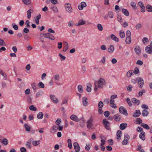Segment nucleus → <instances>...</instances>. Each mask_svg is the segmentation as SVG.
<instances>
[{
    "label": "nucleus",
    "mask_w": 152,
    "mask_h": 152,
    "mask_svg": "<svg viewBox=\"0 0 152 152\" xmlns=\"http://www.w3.org/2000/svg\"><path fill=\"white\" fill-rule=\"evenodd\" d=\"M145 133L144 132L142 131L139 135V137L142 140H145Z\"/></svg>",
    "instance_id": "obj_16"
},
{
    "label": "nucleus",
    "mask_w": 152,
    "mask_h": 152,
    "mask_svg": "<svg viewBox=\"0 0 152 152\" xmlns=\"http://www.w3.org/2000/svg\"><path fill=\"white\" fill-rule=\"evenodd\" d=\"M113 118L116 121H119L121 119L120 116L118 114L115 115L113 116Z\"/></svg>",
    "instance_id": "obj_28"
},
{
    "label": "nucleus",
    "mask_w": 152,
    "mask_h": 152,
    "mask_svg": "<svg viewBox=\"0 0 152 152\" xmlns=\"http://www.w3.org/2000/svg\"><path fill=\"white\" fill-rule=\"evenodd\" d=\"M130 5L132 7V8L134 10H136L137 9L136 4L135 2L134 1H132L130 3Z\"/></svg>",
    "instance_id": "obj_33"
},
{
    "label": "nucleus",
    "mask_w": 152,
    "mask_h": 152,
    "mask_svg": "<svg viewBox=\"0 0 152 152\" xmlns=\"http://www.w3.org/2000/svg\"><path fill=\"white\" fill-rule=\"evenodd\" d=\"M122 12L126 16H128L129 15V12L126 9L123 8L122 10Z\"/></svg>",
    "instance_id": "obj_22"
},
{
    "label": "nucleus",
    "mask_w": 152,
    "mask_h": 152,
    "mask_svg": "<svg viewBox=\"0 0 152 152\" xmlns=\"http://www.w3.org/2000/svg\"><path fill=\"white\" fill-rule=\"evenodd\" d=\"M127 127V124L126 123H122L120 124L119 128L122 130L124 129Z\"/></svg>",
    "instance_id": "obj_24"
},
{
    "label": "nucleus",
    "mask_w": 152,
    "mask_h": 152,
    "mask_svg": "<svg viewBox=\"0 0 152 152\" xmlns=\"http://www.w3.org/2000/svg\"><path fill=\"white\" fill-rule=\"evenodd\" d=\"M110 105L113 108L115 109L117 108V106L114 102H110Z\"/></svg>",
    "instance_id": "obj_54"
},
{
    "label": "nucleus",
    "mask_w": 152,
    "mask_h": 152,
    "mask_svg": "<svg viewBox=\"0 0 152 152\" xmlns=\"http://www.w3.org/2000/svg\"><path fill=\"white\" fill-rule=\"evenodd\" d=\"M24 127L25 128L27 132H30L31 131V128L30 126L27 124H25Z\"/></svg>",
    "instance_id": "obj_38"
},
{
    "label": "nucleus",
    "mask_w": 152,
    "mask_h": 152,
    "mask_svg": "<svg viewBox=\"0 0 152 152\" xmlns=\"http://www.w3.org/2000/svg\"><path fill=\"white\" fill-rule=\"evenodd\" d=\"M43 116V113L42 112H39L37 115V118L39 119H41L42 118Z\"/></svg>",
    "instance_id": "obj_34"
},
{
    "label": "nucleus",
    "mask_w": 152,
    "mask_h": 152,
    "mask_svg": "<svg viewBox=\"0 0 152 152\" xmlns=\"http://www.w3.org/2000/svg\"><path fill=\"white\" fill-rule=\"evenodd\" d=\"M63 129V126H58L56 125H53L52 126V131L55 132H56L57 130L58 129L60 131H62Z\"/></svg>",
    "instance_id": "obj_3"
},
{
    "label": "nucleus",
    "mask_w": 152,
    "mask_h": 152,
    "mask_svg": "<svg viewBox=\"0 0 152 152\" xmlns=\"http://www.w3.org/2000/svg\"><path fill=\"white\" fill-rule=\"evenodd\" d=\"M119 36L121 38H123L124 37L125 34L124 31L122 30L119 31Z\"/></svg>",
    "instance_id": "obj_35"
},
{
    "label": "nucleus",
    "mask_w": 152,
    "mask_h": 152,
    "mask_svg": "<svg viewBox=\"0 0 152 152\" xmlns=\"http://www.w3.org/2000/svg\"><path fill=\"white\" fill-rule=\"evenodd\" d=\"M29 109L33 111H36L37 110V108L33 105H31L29 107Z\"/></svg>",
    "instance_id": "obj_49"
},
{
    "label": "nucleus",
    "mask_w": 152,
    "mask_h": 152,
    "mask_svg": "<svg viewBox=\"0 0 152 152\" xmlns=\"http://www.w3.org/2000/svg\"><path fill=\"white\" fill-rule=\"evenodd\" d=\"M12 26L13 28L15 30H17L18 29V26L15 23H13L12 24Z\"/></svg>",
    "instance_id": "obj_60"
},
{
    "label": "nucleus",
    "mask_w": 152,
    "mask_h": 152,
    "mask_svg": "<svg viewBox=\"0 0 152 152\" xmlns=\"http://www.w3.org/2000/svg\"><path fill=\"white\" fill-rule=\"evenodd\" d=\"M33 12L32 9H30L28 10L27 12V18L28 19H30L31 17V14Z\"/></svg>",
    "instance_id": "obj_30"
},
{
    "label": "nucleus",
    "mask_w": 152,
    "mask_h": 152,
    "mask_svg": "<svg viewBox=\"0 0 152 152\" xmlns=\"http://www.w3.org/2000/svg\"><path fill=\"white\" fill-rule=\"evenodd\" d=\"M86 21L82 19L80 20L78 23L75 24V26H79L85 24L86 23Z\"/></svg>",
    "instance_id": "obj_15"
},
{
    "label": "nucleus",
    "mask_w": 152,
    "mask_h": 152,
    "mask_svg": "<svg viewBox=\"0 0 152 152\" xmlns=\"http://www.w3.org/2000/svg\"><path fill=\"white\" fill-rule=\"evenodd\" d=\"M97 28L98 30L100 31H102L103 29V28L102 25L100 24H98L97 25Z\"/></svg>",
    "instance_id": "obj_43"
},
{
    "label": "nucleus",
    "mask_w": 152,
    "mask_h": 152,
    "mask_svg": "<svg viewBox=\"0 0 152 152\" xmlns=\"http://www.w3.org/2000/svg\"><path fill=\"white\" fill-rule=\"evenodd\" d=\"M146 8L147 11L148 12H152V7L150 5H147L146 6Z\"/></svg>",
    "instance_id": "obj_39"
},
{
    "label": "nucleus",
    "mask_w": 152,
    "mask_h": 152,
    "mask_svg": "<svg viewBox=\"0 0 152 152\" xmlns=\"http://www.w3.org/2000/svg\"><path fill=\"white\" fill-rule=\"evenodd\" d=\"M0 141L2 144L5 145H7L8 143V141L5 138H4L1 140L0 139Z\"/></svg>",
    "instance_id": "obj_26"
},
{
    "label": "nucleus",
    "mask_w": 152,
    "mask_h": 152,
    "mask_svg": "<svg viewBox=\"0 0 152 152\" xmlns=\"http://www.w3.org/2000/svg\"><path fill=\"white\" fill-rule=\"evenodd\" d=\"M43 37L46 38H48L51 40H54L55 39V37L52 34L49 33H46L43 34Z\"/></svg>",
    "instance_id": "obj_5"
},
{
    "label": "nucleus",
    "mask_w": 152,
    "mask_h": 152,
    "mask_svg": "<svg viewBox=\"0 0 152 152\" xmlns=\"http://www.w3.org/2000/svg\"><path fill=\"white\" fill-rule=\"evenodd\" d=\"M148 112L147 110H144L142 111V114L143 116H146L148 115Z\"/></svg>",
    "instance_id": "obj_45"
},
{
    "label": "nucleus",
    "mask_w": 152,
    "mask_h": 152,
    "mask_svg": "<svg viewBox=\"0 0 152 152\" xmlns=\"http://www.w3.org/2000/svg\"><path fill=\"white\" fill-rule=\"evenodd\" d=\"M105 80L102 78H100L99 80L95 83V86L99 88H102L105 85Z\"/></svg>",
    "instance_id": "obj_1"
},
{
    "label": "nucleus",
    "mask_w": 152,
    "mask_h": 152,
    "mask_svg": "<svg viewBox=\"0 0 152 152\" xmlns=\"http://www.w3.org/2000/svg\"><path fill=\"white\" fill-rule=\"evenodd\" d=\"M103 123L105 128L106 129L108 130L110 129V123L106 119H104L103 120Z\"/></svg>",
    "instance_id": "obj_7"
},
{
    "label": "nucleus",
    "mask_w": 152,
    "mask_h": 152,
    "mask_svg": "<svg viewBox=\"0 0 152 152\" xmlns=\"http://www.w3.org/2000/svg\"><path fill=\"white\" fill-rule=\"evenodd\" d=\"M52 9L54 12H58V8L56 6L52 7Z\"/></svg>",
    "instance_id": "obj_56"
},
{
    "label": "nucleus",
    "mask_w": 152,
    "mask_h": 152,
    "mask_svg": "<svg viewBox=\"0 0 152 152\" xmlns=\"http://www.w3.org/2000/svg\"><path fill=\"white\" fill-rule=\"evenodd\" d=\"M117 96L116 95L114 94L112 95L110 97V102H114L115 99L116 98Z\"/></svg>",
    "instance_id": "obj_27"
},
{
    "label": "nucleus",
    "mask_w": 152,
    "mask_h": 152,
    "mask_svg": "<svg viewBox=\"0 0 152 152\" xmlns=\"http://www.w3.org/2000/svg\"><path fill=\"white\" fill-rule=\"evenodd\" d=\"M71 120L76 122L79 121L78 118L76 115H72L70 117Z\"/></svg>",
    "instance_id": "obj_17"
},
{
    "label": "nucleus",
    "mask_w": 152,
    "mask_h": 152,
    "mask_svg": "<svg viewBox=\"0 0 152 152\" xmlns=\"http://www.w3.org/2000/svg\"><path fill=\"white\" fill-rule=\"evenodd\" d=\"M108 15L110 18H113L114 16V15L113 12L111 11L109 12H108Z\"/></svg>",
    "instance_id": "obj_53"
},
{
    "label": "nucleus",
    "mask_w": 152,
    "mask_h": 152,
    "mask_svg": "<svg viewBox=\"0 0 152 152\" xmlns=\"http://www.w3.org/2000/svg\"><path fill=\"white\" fill-rule=\"evenodd\" d=\"M141 113L140 110H136L133 114V116L134 117H139Z\"/></svg>",
    "instance_id": "obj_20"
},
{
    "label": "nucleus",
    "mask_w": 152,
    "mask_h": 152,
    "mask_svg": "<svg viewBox=\"0 0 152 152\" xmlns=\"http://www.w3.org/2000/svg\"><path fill=\"white\" fill-rule=\"evenodd\" d=\"M141 126L143 127L145 129H150L149 126L147 124L142 123L141 124Z\"/></svg>",
    "instance_id": "obj_41"
},
{
    "label": "nucleus",
    "mask_w": 152,
    "mask_h": 152,
    "mask_svg": "<svg viewBox=\"0 0 152 152\" xmlns=\"http://www.w3.org/2000/svg\"><path fill=\"white\" fill-rule=\"evenodd\" d=\"M61 120L60 118L58 119L56 121V124L58 126H61L60 124L61 123Z\"/></svg>",
    "instance_id": "obj_52"
},
{
    "label": "nucleus",
    "mask_w": 152,
    "mask_h": 152,
    "mask_svg": "<svg viewBox=\"0 0 152 152\" xmlns=\"http://www.w3.org/2000/svg\"><path fill=\"white\" fill-rule=\"evenodd\" d=\"M104 136H101V138L102 139V140H101V145L102 146L103 145H104L105 142V140L104 139Z\"/></svg>",
    "instance_id": "obj_48"
},
{
    "label": "nucleus",
    "mask_w": 152,
    "mask_h": 152,
    "mask_svg": "<svg viewBox=\"0 0 152 152\" xmlns=\"http://www.w3.org/2000/svg\"><path fill=\"white\" fill-rule=\"evenodd\" d=\"M137 80L139 87L141 88H142L144 83V80L142 79L140 77L137 78Z\"/></svg>",
    "instance_id": "obj_8"
},
{
    "label": "nucleus",
    "mask_w": 152,
    "mask_h": 152,
    "mask_svg": "<svg viewBox=\"0 0 152 152\" xmlns=\"http://www.w3.org/2000/svg\"><path fill=\"white\" fill-rule=\"evenodd\" d=\"M23 3L26 5H29L31 4L30 0H22Z\"/></svg>",
    "instance_id": "obj_50"
},
{
    "label": "nucleus",
    "mask_w": 152,
    "mask_h": 152,
    "mask_svg": "<svg viewBox=\"0 0 152 152\" xmlns=\"http://www.w3.org/2000/svg\"><path fill=\"white\" fill-rule=\"evenodd\" d=\"M87 98L86 97H84L83 98L82 102L83 106L86 107L88 105V102Z\"/></svg>",
    "instance_id": "obj_11"
},
{
    "label": "nucleus",
    "mask_w": 152,
    "mask_h": 152,
    "mask_svg": "<svg viewBox=\"0 0 152 152\" xmlns=\"http://www.w3.org/2000/svg\"><path fill=\"white\" fill-rule=\"evenodd\" d=\"M66 10L69 13H71L72 12V9L71 4L69 3H66L64 4Z\"/></svg>",
    "instance_id": "obj_4"
},
{
    "label": "nucleus",
    "mask_w": 152,
    "mask_h": 152,
    "mask_svg": "<svg viewBox=\"0 0 152 152\" xmlns=\"http://www.w3.org/2000/svg\"><path fill=\"white\" fill-rule=\"evenodd\" d=\"M103 103L102 101H100L99 102L98 104V107L100 108H101L103 107Z\"/></svg>",
    "instance_id": "obj_59"
},
{
    "label": "nucleus",
    "mask_w": 152,
    "mask_h": 152,
    "mask_svg": "<svg viewBox=\"0 0 152 152\" xmlns=\"http://www.w3.org/2000/svg\"><path fill=\"white\" fill-rule=\"evenodd\" d=\"M58 55L60 58V60L61 61H62L63 60H64L66 59V57L62 55L61 54L59 53Z\"/></svg>",
    "instance_id": "obj_55"
},
{
    "label": "nucleus",
    "mask_w": 152,
    "mask_h": 152,
    "mask_svg": "<svg viewBox=\"0 0 152 152\" xmlns=\"http://www.w3.org/2000/svg\"><path fill=\"white\" fill-rule=\"evenodd\" d=\"M114 47L113 45H110L108 48V52L110 53H112L114 51Z\"/></svg>",
    "instance_id": "obj_13"
},
{
    "label": "nucleus",
    "mask_w": 152,
    "mask_h": 152,
    "mask_svg": "<svg viewBox=\"0 0 152 152\" xmlns=\"http://www.w3.org/2000/svg\"><path fill=\"white\" fill-rule=\"evenodd\" d=\"M134 51L137 54L139 55L141 53V50L139 46H135Z\"/></svg>",
    "instance_id": "obj_18"
},
{
    "label": "nucleus",
    "mask_w": 152,
    "mask_h": 152,
    "mask_svg": "<svg viewBox=\"0 0 152 152\" xmlns=\"http://www.w3.org/2000/svg\"><path fill=\"white\" fill-rule=\"evenodd\" d=\"M122 134V132L121 131L119 130L117 132V136L118 139H120V138L121 137Z\"/></svg>",
    "instance_id": "obj_40"
},
{
    "label": "nucleus",
    "mask_w": 152,
    "mask_h": 152,
    "mask_svg": "<svg viewBox=\"0 0 152 152\" xmlns=\"http://www.w3.org/2000/svg\"><path fill=\"white\" fill-rule=\"evenodd\" d=\"M110 38L113 41H115L116 42H118L119 41V39L115 35L112 34L110 35Z\"/></svg>",
    "instance_id": "obj_23"
},
{
    "label": "nucleus",
    "mask_w": 152,
    "mask_h": 152,
    "mask_svg": "<svg viewBox=\"0 0 152 152\" xmlns=\"http://www.w3.org/2000/svg\"><path fill=\"white\" fill-rule=\"evenodd\" d=\"M145 90H142L140 91L139 92V96H142L143 94L145 93Z\"/></svg>",
    "instance_id": "obj_64"
},
{
    "label": "nucleus",
    "mask_w": 152,
    "mask_h": 152,
    "mask_svg": "<svg viewBox=\"0 0 152 152\" xmlns=\"http://www.w3.org/2000/svg\"><path fill=\"white\" fill-rule=\"evenodd\" d=\"M41 18V15L40 14H39L38 16H37L35 20V21L36 23L37 24H39V19H40Z\"/></svg>",
    "instance_id": "obj_29"
},
{
    "label": "nucleus",
    "mask_w": 152,
    "mask_h": 152,
    "mask_svg": "<svg viewBox=\"0 0 152 152\" xmlns=\"http://www.w3.org/2000/svg\"><path fill=\"white\" fill-rule=\"evenodd\" d=\"M117 20L118 21L121 23L122 22V18L121 15H118L117 17Z\"/></svg>",
    "instance_id": "obj_63"
},
{
    "label": "nucleus",
    "mask_w": 152,
    "mask_h": 152,
    "mask_svg": "<svg viewBox=\"0 0 152 152\" xmlns=\"http://www.w3.org/2000/svg\"><path fill=\"white\" fill-rule=\"evenodd\" d=\"M93 119L92 117H90L87 121V126L88 129L91 128L93 125Z\"/></svg>",
    "instance_id": "obj_2"
},
{
    "label": "nucleus",
    "mask_w": 152,
    "mask_h": 152,
    "mask_svg": "<svg viewBox=\"0 0 152 152\" xmlns=\"http://www.w3.org/2000/svg\"><path fill=\"white\" fill-rule=\"evenodd\" d=\"M131 42V37H127L126 39V42L127 44H130Z\"/></svg>",
    "instance_id": "obj_37"
},
{
    "label": "nucleus",
    "mask_w": 152,
    "mask_h": 152,
    "mask_svg": "<svg viewBox=\"0 0 152 152\" xmlns=\"http://www.w3.org/2000/svg\"><path fill=\"white\" fill-rule=\"evenodd\" d=\"M145 51L147 53L151 54L152 53V47L148 45L145 48Z\"/></svg>",
    "instance_id": "obj_12"
},
{
    "label": "nucleus",
    "mask_w": 152,
    "mask_h": 152,
    "mask_svg": "<svg viewBox=\"0 0 152 152\" xmlns=\"http://www.w3.org/2000/svg\"><path fill=\"white\" fill-rule=\"evenodd\" d=\"M134 75V71L132 70H129L126 73V76L128 77H129Z\"/></svg>",
    "instance_id": "obj_21"
},
{
    "label": "nucleus",
    "mask_w": 152,
    "mask_h": 152,
    "mask_svg": "<svg viewBox=\"0 0 152 152\" xmlns=\"http://www.w3.org/2000/svg\"><path fill=\"white\" fill-rule=\"evenodd\" d=\"M40 141L39 140L35 141L33 142L32 145L34 146H37L39 145L40 143Z\"/></svg>",
    "instance_id": "obj_46"
},
{
    "label": "nucleus",
    "mask_w": 152,
    "mask_h": 152,
    "mask_svg": "<svg viewBox=\"0 0 152 152\" xmlns=\"http://www.w3.org/2000/svg\"><path fill=\"white\" fill-rule=\"evenodd\" d=\"M69 45L67 42H65L64 44V47L63 51L64 52H66L68 49Z\"/></svg>",
    "instance_id": "obj_19"
},
{
    "label": "nucleus",
    "mask_w": 152,
    "mask_h": 152,
    "mask_svg": "<svg viewBox=\"0 0 152 152\" xmlns=\"http://www.w3.org/2000/svg\"><path fill=\"white\" fill-rule=\"evenodd\" d=\"M132 102L133 103H134L137 105L139 104L140 103V101L139 100H137V99L133 98L132 99Z\"/></svg>",
    "instance_id": "obj_36"
},
{
    "label": "nucleus",
    "mask_w": 152,
    "mask_h": 152,
    "mask_svg": "<svg viewBox=\"0 0 152 152\" xmlns=\"http://www.w3.org/2000/svg\"><path fill=\"white\" fill-rule=\"evenodd\" d=\"M32 87L34 91H36L38 89L37 84L35 83H33L31 84Z\"/></svg>",
    "instance_id": "obj_31"
},
{
    "label": "nucleus",
    "mask_w": 152,
    "mask_h": 152,
    "mask_svg": "<svg viewBox=\"0 0 152 152\" xmlns=\"http://www.w3.org/2000/svg\"><path fill=\"white\" fill-rule=\"evenodd\" d=\"M142 42L144 44H146V43L148 42V39L146 37H144L142 39Z\"/></svg>",
    "instance_id": "obj_42"
},
{
    "label": "nucleus",
    "mask_w": 152,
    "mask_h": 152,
    "mask_svg": "<svg viewBox=\"0 0 152 152\" xmlns=\"http://www.w3.org/2000/svg\"><path fill=\"white\" fill-rule=\"evenodd\" d=\"M135 122L136 124H140L142 123V121L141 118H137Z\"/></svg>",
    "instance_id": "obj_47"
},
{
    "label": "nucleus",
    "mask_w": 152,
    "mask_h": 152,
    "mask_svg": "<svg viewBox=\"0 0 152 152\" xmlns=\"http://www.w3.org/2000/svg\"><path fill=\"white\" fill-rule=\"evenodd\" d=\"M92 85L90 83H88L87 84L86 91L87 92H90L91 90Z\"/></svg>",
    "instance_id": "obj_25"
},
{
    "label": "nucleus",
    "mask_w": 152,
    "mask_h": 152,
    "mask_svg": "<svg viewBox=\"0 0 152 152\" xmlns=\"http://www.w3.org/2000/svg\"><path fill=\"white\" fill-rule=\"evenodd\" d=\"M68 145V147L70 149L72 148V141L70 139H68L67 140Z\"/></svg>",
    "instance_id": "obj_44"
},
{
    "label": "nucleus",
    "mask_w": 152,
    "mask_h": 152,
    "mask_svg": "<svg viewBox=\"0 0 152 152\" xmlns=\"http://www.w3.org/2000/svg\"><path fill=\"white\" fill-rule=\"evenodd\" d=\"M119 111L120 113L125 116H127L128 115L127 110L123 107L121 106L119 107Z\"/></svg>",
    "instance_id": "obj_6"
},
{
    "label": "nucleus",
    "mask_w": 152,
    "mask_h": 152,
    "mask_svg": "<svg viewBox=\"0 0 152 152\" xmlns=\"http://www.w3.org/2000/svg\"><path fill=\"white\" fill-rule=\"evenodd\" d=\"M26 146L28 148H31V142L28 141L27 142L26 144Z\"/></svg>",
    "instance_id": "obj_51"
},
{
    "label": "nucleus",
    "mask_w": 152,
    "mask_h": 152,
    "mask_svg": "<svg viewBox=\"0 0 152 152\" xmlns=\"http://www.w3.org/2000/svg\"><path fill=\"white\" fill-rule=\"evenodd\" d=\"M86 4L85 2L83 1L81 2L79 5L78 6V9L81 10L83 9L86 6Z\"/></svg>",
    "instance_id": "obj_9"
},
{
    "label": "nucleus",
    "mask_w": 152,
    "mask_h": 152,
    "mask_svg": "<svg viewBox=\"0 0 152 152\" xmlns=\"http://www.w3.org/2000/svg\"><path fill=\"white\" fill-rule=\"evenodd\" d=\"M50 98L53 102L55 103H57L58 102V99L54 95H51Z\"/></svg>",
    "instance_id": "obj_14"
},
{
    "label": "nucleus",
    "mask_w": 152,
    "mask_h": 152,
    "mask_svg": "<svg viewBox=\"0 0 152 152\" xmlns=\"http://www.w3.org/2000/svg\"><path fill=\"white\" fill-rule=\"evenodd\" d=\"M77 89L78 91L80 93H83V88L82 85H79L77 86Z\"/></svg>",
    "instance_id": "obj_32"
},
{
    "label": "nucleus",
    "mask_w": 152,
    "mask_h": 152,
    "mask_svg": "<svg viewBox=\"0 0 152 152\" xmlns=\"http://www.w3.org/2000/svg\"><path fill=\"white\" fill-rule=\"evenodd\" d=\"M58 46L57 48L58 49H61L62 46V43L61 42H58L57 43Z\"/></svg>",
    "instance_id": "obj_61"
},
{
    "label": "nucleus",
    "mask_w": 152,
    "mask_h": 152,
    "mask_svg": "<svg viewBox=\"0 0 152 152\" xmlns=\"http://www.w3.org/2000/svg\"><path fill=\"white\" fill-rule=\"evenodd\" d=\"M73 145L74 149L76 151H78L80 150V148L77 142H75L73 143Z\"/></svg>",
    "instance_id": "obj_10"
},
{
    "label": "nucleus",
    "mask_w": 152,
    "mask_h": 152,
    "mask_svg": "<svg viewBox=\"0 0 152 152\" xmlns=\"http://www.w3.org/2000/svg\"><path fill=\"white\" fill-rule=\"evenodd\" d=\"M126 101L130 106H132V104L129 98H127L126 99Z\"/></svg>",
    "instance_id": "obj_62"
},
{
    "label": "nucleus",
    "mask_w": 152,
    "mask_h": 152,
    "mask_svg": "<svg viewBox=\"0 0 152 152\" xmlns=\"http://www.w3.org/2000/svg\"><path fill=\"white\" fill-rule=\"evenodd\" d=\"M38 86L39 87L41 88H44L45 87L44 84L43 83L41 82H39L38 83Z\"/></svg>",
    "instance_id": "obj_57"
},
{
    "label": "nucleus",
    "mask_w": 152,
    "mask_h": 152,
    "mask_svg": "<svg viewBox=\"0 0 152 152\" xmlns=\"http://www.w3.org/2000/svg\"><path fill=\"white\" fill-rule=\"evenodd\" d=\"M106 61V57L105 56H103L102 59L101 60L100 62L102 63L103 64H104Z\"/></svg>",
    "instance_id": "obj_58"
}]
</instances>
